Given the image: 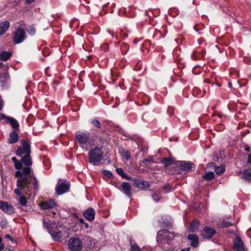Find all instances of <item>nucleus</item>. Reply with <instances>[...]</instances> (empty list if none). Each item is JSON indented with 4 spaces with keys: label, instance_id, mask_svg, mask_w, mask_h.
Segmentation results:
<instances>
[{
    "label": "nucleus",
    "instance_id": "nucleus-1",
    "mask_svg": "<svg viewBox=\"0 0 251 251\" xmlns=\"http://www.w3.org/2000/svg\"><path fill=\"white\" fill-rule=\"evenodd\" d=\"M175 236L174 232H170L167 229L159 230L156 235V241L161 248L165 251H169L172 248L170 247L171 242Z\"/></svg>",
    "mask_w": 251,
    "mask_h": 251
},
{
    "label": "nucleus",
    "instance_id": "nucleus-2",
    "mask_svg": "<svg viewBox=\"0 0 251 251\" xmlns=\"http://www.w3.org/2000/svg\"><path fill=\"white\" fill-rule=\"evenodd\" d=\"M23 176L26 178V184L27 186V192H32L39 189L38 181L34 173L29 167L25 166L22 171Z\"/></svg>",
    "mask_w": 251,
    "mask_h": 251
},
{
    "label": "nucleus",
    "instance_id": "nucleus-3",
    "mask_svg": "<svg viewBox=\"0 0 251 251\" xmlns=\"http://www.w3.org/2000/svg\"><path fill=\"white\" fill-rule=\"evenodd\" d=\"M102 149V146H96L89 150L88 154L89 163L97 166L101 162L104 157Z\"/></svg>",
    "mask_w": 251,
    "mask_h": 251
},
{
    "label": "nucleus",
    "instance_id": "nucleus-4",
    "mask_svg": "<svg viewBox=\"0 0 251 251\" xmlns=\"http://www.w3.org/2000/svg\"><path fill=\"white\" fill-rule=\"evenodd\" d=\"M75 139L78 143L79 147L86 151L94 145L93 139L90 137L89 132L75 133Z\"/></svg>",
    "mask_w": 251,
    "mask_h": 251
},
{
    "label": "nucleus",
    "instance_id": "nucleus-5",
    "mask_svg": "<svg viewBox=\"0 0 251 251\" xmlns=\"http://www.w3.org/2000/svg\"><path fill=\"white\" fill-rule=\"evenodd\" d=\"M12 41L14 45L23 42L27 37L25 30L21 27L17 28L12 32Z\"/></svg>",
    "mask_w": 251,
    "mask_h": 251
},
{
    "label": "nucleus",
    "instance_id": "nucleus-6",
    "mask_svg": "<svg viewBox=\"0 0 251 251\" xmlns=\"http://www.w3.org/2000/svg\"><path fill=\"white\" fill-rule=\"evenodd\" d=\"M179 170L185 173L192 172L196 169V165L191 161H177L176 162Z\"/></svg>",
    "mask_w": 251,
    "mask_h": 251
},
{
    "label": "nucleus",
    "instance_id": "nucleus-7",
    "mask_svg": "<svg viewBox=\"0 0 251 251\" xmlns=\"http://www.w3.org/2000/svg\"><path fill=\"white\" fill-rule=\"evenodd\" d=\"M68 246L71 251H80L82 248V242L78 238H71L68 242Z\"/></svg>",
    "mask_w": 251,
    "mask_h": 251
},
{
    "label": "nucleus",
    "instance_id": "nucleus-8",
    "mask_svg": "<svg viewBox=\"0 0 251 251\" xmlns=\"http://www.w3.org/2000/svg\"><path fill=\"white\" fill-rule=\"evenodd\" d=\"M15 177H18L16 182L17 187L23 190H26L27 191V186L26 184V178L23 176L22 172L20 171H17L15 173Z\"/></svg>",
    "mask_w": 251,
    "mask_h": 251
},
{
    "label": "nucleus",
    "instance_id": "nucleus-9",
    "mask_svg": "<svg viewBox=\"0 0 251 251\" xmlns=\"http://www.w3.org/2000/svg\"><path fill=\"white\" fill-rule=\"evenodd\" d=\"M95 131L96 133H94V136L98 140L99 146L103 147V145L107 142L106 138L108 136V134L105 130H96Z\"/></svg>",
    "mask_w": 251,
    "mask_h": 251
},
{
    "label": "nucleus",
    "instance_id": "nucleus-10",
    "mask_svg": "<svg viewBox=\"0 0 251 251\" xmlns=\"http://www.w3.org/2000/svg\"><path fill=\"white\" fill-rule=\"evenodd\" d=\"M70 187V183L69 181L61 182L57 184L56 186V194L58 195H61L69 191Z\"/></svg>",
    "mask_w": 251,
    "mask_h": 251
},
{
    "label": "nucleus",
    "instance_id": "nucleus-11",
    "mask_svg": "<svg viewBox=\"0 0 251 251\" xmlns=\"http://www.w3.org/2000/svg\"><path fill=\"white\" fill-rule=\"evenodd\" d=\"M216 233V231L213 228L209 226L204 227L201 232V236L204 239H209Z\"/></svg>",
    "mask_w": 251,
    "mask_h": 251
},
{
    "label": "nucleus",
    "instance_id": "nucleus-12",
    "mask_svg": "<svg viewBox=\"0 0 251 251\" xmlns=\"http://www.w3.org/2000/svg\"><path fill=\"white\" fill-rule=\"evenodd\" d=\"M0 209L9 215H11L15 212L14 207L5 201H0Z\"/></svg>",
    "mask_w": 251,
    "mask_h": 251
},
{
    "label": "nucleus",
    "instance_id": "nucleus-13",
    "mask_svg": "<svg viewBox=\"0 0 251 251\" xmlns=\"http://www.w3.org/2000/svg\"><path fill=\"white\" fill-rule=\"evenodd\" d=\"M5 119L7 120L10 124L11 127L15 129L16 130H19V124L18 122L14 118L10 117H8L4 114L0 113V120Z\"/></svg>",
    "mask_w": 251,
    "mask_h": 251
},
{
    "label": "nucleus",
    "instance_id": "nucleus-14",
    "mask_svg": "<svg viewBox=\"0 0 251 251\" xmlns=\"http://www.w3.org/2000/svg\"><path fill=\"white\" fill-rule=\"evenodd\" d=\"M132 181L137 188L142 190L149 188L151 185L149 182L136 178H133Z\"/></svg>",
    "mask_w": 251,
    "mask_h": 251
},
{
    "label": "nucleus",
    "instance_id": "nucleus-15",
    "mask_svg": "<svg viewBox=\"0 0 251 251\" xmlns=\"http://www.w3.org/2000/svg\"><path fill=\"white\" fill-rule=\"evenodd\" d=\"M43 225L45 227H46L48 229V231L51 235L54 241H59L60 240V239L62 237V232L61 231L57 232V231H53L51 233V230H50L51 227L49 226V225L47 223H46L45 220L43 221Z\"/></svg>",
    "mask_w": 251,
    "mask_h": 251
},
{
    "label": "nucleus",
    "instance_id": "nucleus-16",
    "mask_svg": "<svg viewBox=\"0 0 251 251\" xmlns=\"http://www.w3.org/2000/svg\"><path fill=\"white\" fill-rule=\"evenodd\" d=\"M206 50L205 49H198L197 50L194 51L192 55L191 58L193 60H198L204 59L205 57V54Z\"/></svg>",
    "mask_w": 251,
    "mask_h": 251
},
{
    "label": "nucleus",
    "instance_id": "nucleus-17",
    "mask_svg": "<svg viewBox=\"0 0 251 251\" xmlns=\"http://www.w3.org/2000/svg\"><path fill=\"white\" fill-rule=\"evenodd\" d=\"M121 186L123 193L127 196L128 198L131 199L132 193L131 192V187L130 184L127 182H123L121 184Z\"/></svg>",
    "mask_w": 251,
    "mask_h": 251
},
{
    "label": "nucleus",
    "instance_id": "nucleus-18",
    "mask_svg": "<svg viewBox=\"0 0 251 251\" xmlns=\"http://www.w3.org/2000/svg\"><path fill=\"white\" fill-rule=\"evenodd\" d=\"M232 249L234 250H245V247L244 245V243L240 237L237 236L235 238L232 246Z\"/></svg>",
    "mask_w": 251,
    "mask_h": 251
},
{
    "label": "nucleus",
    "instance_id": "nucleus-19",
    "mask_svg": "<svg viewBox=\"0 0 251 251\" xmlns=\"http://www.w3.org/2000/svg\"><path fill=\"white\" fill-rule=\"evenodd\" d=\"M95 211L93 208L89 207L83 213V216L89 221H93L95 219Z\"/></svg>",
    "mask_w": 251,
    "mask_h": 251
},
{
    "label": "nucleus",
    "instance_id": "nucleus-20",
    "mask_svg": "<svg viewBox=\"0 0 251 251\" xmlns=\"http://www.w3.org/2000/svg\"><path fill=\"white\" fill-rule=\"evenodd\" d=\"M182 55L181 50L180 48H176L173 51V56L174 60L176 62H178L180 64H183V63L182 62Z\"/></svg>",
    "mask_w": 251,
    "mask_h": 251
},
{
    "label": "nucleus",
    "instance_id": "nucleus-21",
    "mask_svg": "<svg viewBox=\"0 0 251 251\" xmlns=\"http://www.w3.org/2000/svg\"><path fill=\"white\" fill-rule=\"evenodd\" d=\"M187 239L190 242V245L193 248H197L199 244V240L198 235L194 234H189Z\"/></svg>",
    "mask_w": 251,
    "mask_h": 251
},
{
    "label": "nucleus",
    "instance_id": "nucleus-22",
    "mask_svg": "<svg viewBox=\"0 0 251 251\" xmlns=\"http://www.w3.org/2000/svg\"><path fill=\"white\" fill-rule=\"evenodd\" d=\"M201 225L200 221L197 219L193 220L192 223L189 226V231L190 232H195L197 231Z\"/></svg>",
    "mask_w": 251,
    "mask_h": 251
},
{
    "label": "nucleus",
    "instance_id": "nucleus-23",
    "mask_svg": "<svg viewBox=\"0 0 251 251\" xmlns=\"http://www.w3.org/2000/svg\"><path fill=\"white\" fill-rule=\"evenodd\" d=\"M56 203L53 200H49L48 201H44L41 204L42 209L46 210L53 208L55 206Z\"/></svg>",
    "mask_w": 251,
    "mask_h": 251
},
{
    "label": "nucleus",
    "instance_id": "nucleus-24",
    "mask_svg": "<svg viewBox=\"0 0 251 251\" xmlns=\"http://www.w3.org/2000/svg\"><path fill=\"white\" fill-rule=\"evenodd\" d=\"M10 24L8 21L0 23V36L3 35L9 28Z\"/></svg>",
    "mask_w": 251,
    "mask_h": 251
},
{
    "label": "nucleus",
    "instance_id": "nucleus-25",
    "mask_svg": "<svg viewBox=\"0 0 251 251\" xmlns=\"http://www.w3.org/2000/svg\"><path fill=\"white\" fill-rule=\"evenodd\" d=\"M19 134L16 131H12L9 134V138L8 140V143L13 144L16 143L19 140Z\"/></svg>",
    "mask_w": 251,
    "mask_h": 251
},
{
    "label": "nucleus",
    "instance_id": "nucleus-26",
    "mask_svg": "<svg viewBox=\"0 0 251 251\" xmlns=\"http://www.w3.org/2000/svg\"><path fill=\"white\" fill-rule=\"evenodd\" d=\"M21 161L24 165L26 167H30L32 164V161L30 153H26L22 156Z\"/></svg>",
    "mask_w": 251,
    "mask_h": 251
},
{
    "label": "nucleus",
    "instance_id": "nucleus-27",
    "mask_svg": "<svg viewBox=\"0 0 251 251\" xmlns=\"http://www.w3.org/2000/svg\"><path fill=\"white\" fill-rule=\"evenodd\" d=\"M119 153L126 160H128L131 158L130 153L128 150L123 148H119Z\"/></svg>",
    "mask_w": 251,
    "mask_h": 251
},
{
    "label": "nucleus",
    "instance_id": "nucleus-28",
    "mask_svg": "<svg viewBox=\"0 0 251 251\" xmlns=\"http://www.w3.org/2000/svg\"><path fill=\"white\" fill-rule=\"evenodd\" d=\"M12 56V52L11 51H2L0 53V60L2 61H6Z\"/></svg>",
    "mask_w": 251,
    "mask_h": 251
},
{
    "label": "nucleus",
    "instance_id": "nucleus-29",
    "mask_svg": "<svg viewBox=\"0 0 251 251\" xmlns=\"http://www.w3.org/2000/svg\"><path fill=\"white\" fill-rule=\"evenodd\" d=\"M22 148L23 150L25 151L27 153H31V146L29 143L26 140H22L21 141Z\"/></svg>",
    "mask_w": 251,
    "mask_h": 251
},
{
    "label": "nucleus",
    "instance_id": "nucleus-30",
    "mask_svg": "<svg viewBox=\"0 0 251 251\" xmlns=\"http://www.w3.org/2000/svg\"><path fill=\"white\" fill-rule=\"evenodd\" d=\"M242 178L247 181L251 180V169H246L244 170L242 173Z\"/></svg>",
    "mask_w": 251,
    "mask_h": 251
},
{
    "label": "nucleus",
    "instance_id": "nucleus-31",
    "mask_svg": "<svg viewBox=\"0 0 251 251\" xmlns=\"http://www.w3.org/2000/svg\"><path fill=\"white\" fill-rule=\"evenodd\" d=\"M211 165L215 167V171L218 175H221L225 172L226 167L225 165L216 166V164L214 162H212Z\"/></svg>",
    "mask_w": 251,
    "mask_h": 251
},
{
    "label": "nucleus",
    "instance_id": "nucleus-32",
    "mask_svg": "<svg viewBox=\"0 0 251 251\" xmlns=\"http://www.w3.org/2000/svg\"><path fill=\"white\" fill-rule=\"evenodd\" d=\"M205 91L201 92L200 89L198 87H194L192 90V95L197 98H202L204 96V94Z\"/></svg>",
    "mask_w": 251,
    "mask_h": 251
},
{
    "label": "nucleus",
    "instance_id": "nucleus-33",
    "mask_svg": "<svg viewBox=\"0 0 251 251\" xmlns=\"http://www.w3.org/2000/svg\"><path fill=\"white\" fill-rule=\"evenodd\" d=\"M176 161H175L174 159L170 157H165L163 158L161 160V163L164 164L165 167H168V166L175 164H176Z\"/></svg>",
    "mask_w": 251,
    "mask_h": 251
},
{
    "label": "nucleus",
    "instance_id": "nucleus-34",
    "mask_svg": "<svg viewBox=\"0 0 251 251\" xmlns=\"http://www.w3.org/2000/svg\"><path fill=\"white\" fill-rule=\"evenodd\" d=\"M90 123L94 127L97 128L98 130V129H99L100 130H101V128L102 125H101V123L100 122V121L99 120H98L97 119L93 118V119H91Z\"/></svg>",
    "mask_w": 251,
    "mask_h": 251
},
{
    "label": "nucleus",
    "instance_id": "nucleus-35",
    "mask_svg": "<svg viewBox=\"0 0 251 251\" xmlns=\"http://www.w3.org/2000/svg\"><path fill=\"white\" fill-rule=\"evenodd\" d=\"M130 46L126 43H123L121 45V51L123 54H126L128 51Z\"/></svg>",
    "mask_w": 251,
    "mask_h": 251
},
{
    "label": "nucleus",
    "instance_id": "nucleus-36",
    "mask_svg": "<svg viewBox=\"0 0 251 251\" xmlns=\"http://www.w3.org/2000/svg\"><path fill=\"white\" fill-rule=\"evenodd\" d=\"M214 173L213 172H208L205 173L203 176V178L208 181L211 180L214 177Z\"/></svg>",
    "mask_w": 251,
    "mask_h": 251
},
{
    "label": "nucleus",
    "instance_id": "nucleus-37",
    "mask_svg": "<svg viewBox=\"0 0 251 251\" xmlns=\"http://www.w3.org/2000/svg\"><path fill=\"white\" fill-rule=\"evenodd\" d=\"M194 28L199 34L201 35L203 33L202 31L204 28V25H196Z\"/></svg>",
    "mask_w": 251,
    "mask_h": 251
},
{
    "label": "nucleus",
    "instance_id": "nucleus-38",
    "mask_svg": "<svg viewBox=\"0 0 251 251\" xmlns=\"http://www.w3.org/2000/svg\"><path fill=\"white\" fill-rule=\"evenodd\" d=\"M152 198L155 201H158L161 198L160 193L159 192H155L151 195Z\"/></svg>",
    "mask_w": 251,
    "mask_h": 251
},
{
    "label": "nucleus",
    "instance_id": "nucleus-39",
    "mask_svg": "<svg viewBox=\"0 0 251 251\" xmlns=\"http://www.w3.org/2000/svg\"><path fill=\"white\" fill-rule=\"evenodd\" d=\"M26 31L30 35L33 36L36 33V28L34 26L30 25L26 28Z\"/></svg>",
    "mask_w": 251,
    "mask_h": 251
},
{
    "label": "nucleus",
    "instance_id": "nucleus-40",
    "mask_svg": "<svg viewBox=\"0 0 251 251\" xmlns=\"http://www.w3.org/2000/svg\"><path fill=\"white\" fill-rule=\"evenodd\" d=\"M19 202L22 206H25L27 204V200L24 196H20Z\"/></svg>",
    "mask_w": 251,
    "mask_h": 251
},
{
    "label": "nucleus",
    "instance_id": "nucleus-41",
    "mask_svg": "<svg viewBox=\"0 0 251 251\" xmlns=\"http://www.w3.org/2000/svg\"><path fill=\"white\" fill-rule=\"evenodd\" d=\"M102 174L106 177L109 178H111L113 177V174L111 172L106 170H102Z\"/></svg>",
    "mask_w": 251,
    "mask_h": 251
},
{
    "label": "nucleus",
    "instance_id": "nucleus-42",
    "mask_svg": "<svg viewBox=\"0 0 251 251\" xmlns=\"http://www.w3.org/2000/svg\"><path fill=\"white\" fill-rule=\"evenodd\" d=\"M162 226L163 227H167V228H171L172 227V221L169 220H167V221L163 220V222L162 223Z\"/></svg>",
    "mask_w": 251,
    "mask_h": 251
},
{
    "label": "nucleus",
    "instance_id": "nucleus-43",
    "mask_svg": "<svg viewBox=\"0 0 251 251\" xmlns=\"http://www.w3.org/2000/svg\"><path fill=\"white\" fill-rule=\"evenodd\" d=\"M27 152H25L24 150H23L22 147H19L17 149V151H16V154L18 156H22L24 154H26Z\"/></svg>",
    "mask_w": 251,
    "mask_h": 251
},
{
    "label": "nucleus",
    "instance_id": "nucleus-44",
    "mask_svg": "<svg viewBox=\"0 0 251 251\" xmlns=\"http://www.w3.org/2000/svg\"><path fill=\"white\" fill-rule=\"evenodd\" d=\"M233 226V224L228 221H227L225 220H224L223 221H222V225H221V226L223 227H229L230 226Z\"/></svg>",
    "mask_w": 251,
    "mask_h": 251
},
{
    "label": "nucleus",
    "instance_id": "nucleus-45",
    "mask_svg": "<svg viewBox=\"0 0 251 251\" xmlns=\"http://www.w3.org/2000/svg\"><path fill=\"white\" fill-rule=\"evenodd\" d=\"M23 164V163H22V162L21 160L20 161L18 160L17 162H16L14 164V166L16 169H17L18 170H20L21 169H22Z\"/></svg>",
    "mask_w": 251,
    "mask_h": 251
},
{
    "label": "nucleus",
    "instance_id": "nucleus-46",
    "mask_svg": "<svg viewBox=\"0 0 251 251\" xmlns=\"http://www.w3.org/2000/svg\"><path fill=\"white\" fill-rule=\"evenodd\" d=\"M130 251H142V250L137 244H134L131 246Z\"/></svg>",
    "mask_w": 251,
    "mask_h": 251
},
{
    "label": "nucleus",
    "instance_id": "nucleus-47",
    "mask_svg": "<svg viewBox=\"0 0 251 251\" xmlns=\"http://www.w3.org/2000/svg\"><path fill=\"white\" fill-rule=\"evenodd\" d=\"M163 189L165 191V193H168L173 190L172 186L170 184H167L164 186Z\"/></svg>",
    "mask_w": 251,
    "mask_h": 251
},
{
    "label": "nucleus",
    "instance_id": "nucleus-48",
    "mask_svg": "<svg viewBox=\"0 0 251 251\" xmlns=\"http://www.w3.org/2000/svg\"><path fill=\"white\" fill-rule=\"evenodd\" d=\"M21 190H23L18 187L17 189H15L14 190V193L17 195L20 196L22 194ZM25 190L26 191V194H27L28 192H27L26 190ZM29 193H30V192H29Z\"/></svg>",
    "mask_w": 251,
    "mask_h": 251
},
{
    "label": "nucleus",
    "instance_id": "nucleus-49",
    "mask_svg": "<svg viewBox=\"0 0 251 251\" xmlns=\"http://www.w3.org/2000/svg\"><path fill=\"white\" fill-rule=\"evenodd\" d=\"M153 162V159L151 156H148V158L144 159L142 161L143 164H146L147 162Z\"/></svg>",
    "mask_w": 251,
    "mask_h": 251
},
{
    "label": "nucleus",
    "instance_id": "nucleus-50",
    "mask_svg": "<svg viewBox=\"0 0 251 251\" xmlns=\"http://www.w3.org/2000/svg\"><path fill=\"white\" fill-rule=\"evenodd\" d=\"M101 50L104 51H107L109 50L108 45L106 43L102 44L100 47Z\"/></svg>",
    "mask_w": 251,
    "mask_h": 251
},
{
    "label": "nucleus",
    "instance_id": "nucleus-51",
    "mask_svg": "<svg viewBox=\"0 0 251 251\" xmlns=\"http://www.w3.org/2000/svg\"><path fill=\"white\" fill-rule=\"evenodd\" d=\"M217 115L220 119H223V118L226 119V115H223L219 112L217 113V112L215 111V112H214L213 116H214V115Z\"/></svg>",
    "mask_w": 251,
    "mask_h": 251
},
{
    "label": "nucleus",
    "instance_id": "nucleus-52",
    "mask_svg": "<svg viewBox=\"0 0 251 251\" xmlns=\"http://www.w3.org/2000/svg\"><path fill=\"white\" fill-rule=\"evenodd\" d=\"M78 220L79 222L84 225V226L86 228H87L89 227V225L88 223H86L84 221V220L83 218H80L78 219Z\"/></svg>",
    "mask_w": 251,
    "mask_h": 251
},
{
    "label": "nucleus",
    "instance_id": "nucleus-53",
    "mask_svg": "<svg viewBox=\"0 0 251 251\" xmlns=\"http://www.w3.org/2000/svg\"><path fill=\"white\" fill-rule=\"evenodd\" d=\"M123 178H125L128 180H131L132 181V179L133 178L128 176L126 173H124V175H122L121 176Z\"/></svg>",
    "mask_w": 251,
    "mask_h": 251
},
{
    "label": "nucleus",
    "instance_id": "nucleus-54",
    "mask_svg": "<svg viewBox=\"0 0 251 251\" xmlns=\"http://www.w3.org/2000/svg\"><path fill=\"white\" fill-rule=\"evenodd\" d=\"M123 178H125L128 180H131L132 181V179L133 178L128 176L126 173H124V175H122L121 176Z\"/></svg>",
    "mask_w": 251,
    "mask_h": 251
},
{
    "label": "nucleus",
    "instance_id": "nucleus-55",
    "mask_svg": "<svg viewBox=\"0 0 251 251\" xmlns=\"http://www.w3.org/2000/svg\"><path fill=\"white\" fill-rule=\"evenodd\" d=\"M116 172L118 175H119L120 176H122V175H124V171L122 168H118L116 169Z\"/></svg>",
    "mask_w": 251,
    "mask_h": 251
},
{
    "label": "nucleus",
    "instance_id": "nucleus-56",
    "mask_svg": "<svg viewBox=\"0 0 251 251\" xmlns=\"http://www.w3.org/2000/svg\"><path fill=\"white\" fill-rule=\"evenodd\" d=\"M111 75L112 76H117L118 77L119 76V74L115 71H111Z\"/></svg>",
    "mask_w": 251,
    "mask_h": 251
},
{
    "label": "nucleus",
    "instance_id": "nucleus-57",
    "mask_svg": "<svg viewBox=\"0 0 251 251\" xmlns=\"http://www.w3.org/2000/svg\"><path fill=\"white\" fill-rule=\"evenodd\" d=\"M5 238L6 239H9L10 241H11L12 242H13L14 241V240L13 239V238L11 237V236L9 234H6L5 235Z\"/></svg>",
    "mask_w": 251,
    "mask_h": 251
},
{
    "label": "nucleus",
    "instance_id": "nucleus-58",
    "mask_svg": "<svg viewBox=\"0 0 251 251\" xmlns=\"http://www.w3.org/2000/svg\"><path fill=\"white\" fill-rule=\"evenodd\" d=\"M247 163L251 166V154L248 155Z\"/></svg>",
    "mask_w": 251,
    "mask_h": 251
},
{
    "label": "nucleus",
    "instance_id": "nucleus-59",
    "mask_svg": "<svg viewBox=\"0 0 251 251\" xmlns=\"http://www.w3.org/2000/svg\"><path fill=\"white\" fill-rule=\"evenodd\" d=\"M127 36H128V35L126 33H122L121 34V38L122 39H125V38L127 37Z\"/></svg>",
    "mask_w": 251,
    "mask_h": 251
},
{
    "label": "nucleus",
    "instance_id": "nucleus-60",
    "mask_svg": "<svg viewBox=\"0 0 251 251\" xmlns=\"http://www.w3.org/2000/svg\"><path fill=\"white\" fill-rule=\"evenodd\" d=\"M245 150L246 151H250V147H249L248 145H246L245 146Z\"/></svg>",
    "mask_w": 251,
    "mask_h": 251
},
{
    "label": "nucleus",
    "instance_id": "nucleus-61",
    "mask_svg": "<svg viewBox=\"0 0 251 251\" xmlns=\"http://www.w3.org/2000/svg\"><path fill=\"white\" fill-rule=\"evenodd\" d=\"M190 247H187L184 249H181L180 251H190Z\"/></svg>",
    "mask_w": 251,
    "mask_h": 251
},
{
    "label": "nucleus",
    "instance_id": "nucleus-62",
    "mask_svg": "<svg viewBox=\"0 0 251 251\" xmlns=\"http://www.w3.org/2000/svg\"><path fill=\"white\" fill-rule=\"evenodd\" d=\"M11 160L13 162H14V164L18 161L15 157H12L11 158Z\"/></svg>",
    "mask_w": 251,
    "mask_h": 251
},
{
    "label": "nucleus",
    "instance_id": "nucleus-63",
    "mask_svg": "<svg viewBox=\"0 0 251 251\" xmlns=\"http://www.w3.org/2000/svg\"><path fill=\"white\" fill-rule=\"evenodd\" d=\"M204 81L207 83H213V82L209 79H205Z\"/></svg>",
    "mask_w": 251,
    "mask_h": 251
},
{
    "label": "nucleus",
    "instance_id": "nucleus-64",
    "mask_svg": "<svg viewBox=\"0 0 251 251\" xmlns=\"http://www.w3.org/2000/svg\"><path fill=\"white\" fill-rule=\"evenodd\" d=\"M35 0H25V3L26 4L33 2Z\"/></svg>",
    "mask_w": 251,
    "mask_h": 251
}]
</instances>
